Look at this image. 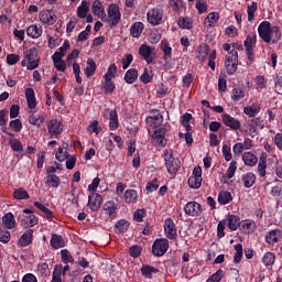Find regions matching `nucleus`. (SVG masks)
Returning a JSON list of instances; mask_svg holds the SVG:
<instances>
[{"label": "nucleus", "mask_w": 282, "mask_h": 282, "mask_svg": "<svg viewBox=\"0 0 282 282\" xmlns=\"http://www.w3.org/2000/svg\"><path fill=\"white\" fill-rule=\"evenodd\" d=\"M22 67H25L29 72H34L41 65V56H39V50L31 47L24 52V57L21 61Z\"/></svg>", "instance_id": "1"}, {"label": "nucleus", "mask_w": 282, "mask_h": 282, "mask_svg": "<svg viewBox=\"0 0 282 282\" xmlns=\"http://www.w3.org/2000/svg\"><path fill=\"white\" fill-rule=\"evenodd\" d=\"M104 23H108L109 28H116L120 21H122V13H120V7L116 3L108 6L107 13H105Z\"/></svg>", "instance_id": "2"}, {"label": "nucleus", "mask_w": 282, "mask_h": 282, "mask_svg": "<svg viewBox=\"0 0 282 282\" xmlns=\"http://www.w3.org/2000/svg\"><path fill=\"white\" fill-rule=\"evenodd\" d=\"M164 160L167 173H170V175H175L181 169L180 159L173 156V151L166 150L164 152Z\"/></svg>", "instance_id": "3"}, {"label": "nucleus", "mask_w": 282, "mask_h": 282, "mask_svg": "<svg viewBox=\"0 0 282 282\" xmlns=\"http://www.w3.org/2000/svg\"><path fill=\"white\" fill-rule=\"evenodd\" d=\"M163 122H164V117L158 109L151 110L150 116L147 117L145 119L148 131H151V129H159V127H162Z\"/></svg>", "instance_id": "4"}, {"label": "nucleus", "mask_w": 282, "mask_h": 282, "mask_svg": "<svg viewBox=\"0 0 282 282\" xmlns=\"http://www.w3.org/2000/svg\"><path fill=\"white\" fill-rule=\"evenodd\" d=\"M239 65V53L236 50L230 51L225 58V67L227 73L232 76L237 72Z\"/></svg>", "instance_id": "5"}, {"label": "nucleus", "mask_w": 282, "mask_h": 282, "mask_svg": "<svg viewBox=\"0 0 282 282\" xmlns=\"http://www.w3.org/2000/svg\"><path fill=\"white\" fill-rule=\"evenodd\" d=\"M147 19L150 25H161V23L164 21V10L158 7L150 9L147 13Z\"/></svg>", "instance_id": "6"}, {"label": "nucleus", "mask_w": 282, "mask_h": 282, "mask_svg": "<svg viewBox=\"0 0 282 282\" xmlns=\"http://www.w3.org/2000/svg\"><path fill=\"white\" fill-rule=\"evenodd\" d=\"M169 251V239L160 238L153 242L152 253L154 257H164Z\"/></svg>", "instance_id": "7"}, {"label": "nucleus", "mask_w": 282, "mask_h": 282, "mask_svg": "<svg viewBox=\"0 0 282 282\" xmlns=\"http://www.w3.org/2000/svg\"><path fill=\"white\" fill-rule=\"evenodd\" d=\"M104 118L109 120V128L111 131H116V129L120 127V122L118 121V112L116 109L106 108L104 110Z\"/></svg>", "instance_id": "8"}, {"label": "nucleus", "mask_w": 282, "mask_h": 282, "mask_svg": "<svg viewBox=\"0 0 282 282\" xmlns=\"http://www.w3.org/2000/svg\"><path fill=\"white\" fill-rule=\"evenodd\" d=\"M271 33H272V26L270 25V22L268 21L261 22L260 25L258 26V34L260 39L264 41V43H270V41H272Z\"/></svg>", "instance_id": "9"}, {"label": "nucleus", "mask_w": 282, "mask_h": 282, "mask_svg": "<svg viewBox=\"0 0 282 282\" xmlns=\"http://www.w3.org/2000/svg\"><path fill=\"white\" fill-rule=\"evenodd\" d=\"M87 206L93 213H98V210H100V207L102 206V195L98 193H90L88 196Z\"/></svg>", "instance_id": "10"}, {"label": "nucleus", "mask_w": 282, "mask_h": 282, "mask_svg": "<svg viewBox=\"0 0 282 282\" xmlns=\"http://www.w3.org/2000/svg\"><path fill=\"white\" fill-rule=\"evenodd\" d=\"M139 54L143 57V61H145L148 65H151V63H153V56H155V47L142 44L139 48Z\"/></svg>", "instance_id": "11"}, {"label": "nucleus", "mask_w": 282, "mask_h": 282, "mask_svg": "<svg viewBox=\"0 0 282 282\" xmlns=\"http://www.w3.org/2000/svg\"><path fill=\"white\" fill-rule=\"evenodd\" d=\"M184 212L189 217H199L202 215V205L197 202H189L185 205Z\"/></svg>", "instance_id": "12"}, {"label": "nucleus", "mask_w": 282, "mask_h": 282, "mask_svg": "<svg viewBox=\"0 0 282 282\" xmlns=\"http://www.w3.org/2000/svg\"><path fill=\"white\" fill-rule=\"evenodd\" d=\"M50 135L58 138L63 133V123L57 119H52L47 126Z\"/></svg>", "instance_id": "13"}, {"label": "nucleus", "mask_w": 282, "mask_h": 282, "mask_svg": "<svg viewBox=\"0 0 282 282\" xmlns=\"http://www.w3.org/2000/svg\"><path fill=\"white\" fill-rule=\"evenodd\" d=\"M164 232L167 239H177V227L173 219L167 218L165 220Z\"/></svg>", "instance_id": "14"}, {"label": "nucleus", "mask_w": 282, "mask_h": 282, "mask_svg": "<svg viewBox=\"0 0 282 282\" xmlns=\"http://www.w3.org/2000/svg\"><path fill=\"white\" fill-rule=\"evenodd\" d=\"M39 19L44 25H54L56 23V14L50 10H43L39 13Z\"/></svg>", "instance_id": "15"}, {"label": "nucleus", "mask_w": 282, "mask_h": 282, "mask_svg": "<svg viewBox=\"0 0 282 282\" xmlns=\"http://www.w3.org/2000/svg\"><path fill=\"white\" fill-rule=\"evenodd\" d=\"M264 127L265 123L263 122L261 117H257L248 121V131L250 135H252V133H257V131H261V129H263Z\"/></svg>", "instance_id": "16"}, {"label": "nucleus", "mask_w": 282, "mask_h": 282, "mask_svg": "<svg viewBox=\"0 0 282 282\" xmlns=\"http://www.w3.org/2000/svg\"><path fill=\"white\" fill-rule=\"evenodd\" d=\"M149 133L153 140H156V144L159 147H164V144H166V139L164 138V135H166V129L159 128V129L154 130L153 132H151V130H149Z\"/></svg>", "instance_id": "17"}, {"label": "nucleus", "mask_w": 282, "mask_h": 282, "mask_svg": "<svg viewBox=\"0 0 282 282\" xmlns=\"http://www.w3.org/2000/svg\"><path fill=\"white\" fill-rule=\"evenodd\" d=\"M26 36L33 40L41 39L43 36V25L31 24L26 28Z\"/></svg>", "instance_id": "18"}, {"label": "nucleus", "mask_w": 282, "mask_h": 282, "mask_svg": "<svg viewBox=\"0 0 282 282\" xmlns=\"http://www.w3.org/2000/svg\"><path fill=\"white\" fill-rule=\"evenodd\" d=\"M210 56V47L208 44H199L196 48V58L204 63Z\"/></svg>", "instance_id": "19"}, {"label": "nucleus", "mask_w": 282, "mask_h": 282, "mask_svg": "<svg viewBox=\"0 0 282 282\" xmlns=\"http://www.w3.org/2000/svg\"><path fill=\"white\" fill-rule=\"evenodd\" d=\"M223 122L226 127H229V129H234V131H239V129H241V122L235 118H232V116L226 113L223 115Z\"/></svg>", "instance_id": "20"}, {"label": "nucleus", "mask_w": 282, "mask_h": 282, "mask_svg": "<svg viewBox=\"0 0 282 282\" xmlns=\"http://www.w3.org/2000/svg\"><path fill=\"white\" fill-rule=\"evenodd\" d=\"M39 224V218L36 217V215L31 214L29 216H22L21 221H20V226H22V228H34V226H36Z\"/></svg>", "instance_id": "21"}, {"label": "nucleus", "mask_w": 282, "mask_h": 282, "mask_svg": "<svg viewBox=\"0 0 282 282\" xmlns=\"http://www.w3.org/2000/svg\"><path fill=\"white\" fill-rule=\"evenodd\" d=\"M34 239V229H26L22 236L19 238V246L21 248H25V246H30L32 243V240Z\"/></svg>", "instance_id": "22"}, {"label": "nucleus", "mask_w": 282, "mask_h": 282, "mask_svg": "<svg viewBox=\"0 0 282 282\" xmlns=\"http://www.w3.org/2000/svg\"><path fill=\"white\" fill-rule=\"evenodd\" d=\"M91 12L95 17H98L101 21L105 20V6L100 0H95L91 4Z\"/></svg>", "instance_id": "23"}, {"label": "nucleus", "mask_w": 282, "mask_h": 282, "mask_svg": "<svg viewBox=\"0 0 282 282\" xmlns=\"http://www.w3.org/2000/svg\"><path fill=\"white\" fill-rule=\"evenodd\" d=\"M282 238V231L281 229H273L271 231H269L265 235V241L271 245L274 246V243H279V240Z\"/></svg>", "instance_id": "24"}, {"label": "nucleus", "mask_w": 282, "mask_h": 282, "mask_svg": "<svg viewBox=\"0 0 282 282\" xmlns=\"http://www.w3.org/2000/svg\"><path fill=\"white\" fill-rule=\"evenodd\" d=\"M116 210H118V205H116V203L111 200L105 203L104 213L109 216V219H116V217H118V213Z\"/></svg>", "instance_id": "25"}, {"label": "nucleus", "mask_w": 282, "mask_h": 282, "mask_svg": "<svg viewBox=\"0 0 282 282\" xmlns=\"http://www.w3.org/2000/svg\"><path fill=\"white\" fill-rule=\"evenodd\" d=\"M261 112V105L259 102H254L251 106H246L243 108V115L248 116L249 118H254L256 116H259Z\"/></svg>", "instance_id": "26"}, {"label": "nucleus", "mask_w": 282, "mask_h": 282, "mask_svg": "<svg viewBox=\"0 0 282 282\" xmlns=\"http://www.w3.org/2000/svg\"><path fill=\"white\" fill-rule=\"evenodd\" d=\"M2 224L7 230H12L17 228V219H14V215L12 213H7L2 217Z\"/></svg>", "instance_id": "27"}, {"label": "nucleus", "mask_w": 282, "mask_h": 282, "mask_svg": "<svg viewBox=\"0 0 282 282\" xmlns=\"http://www.w3.org/2000/svg\"><path fill=\"white\" fill-rule=\"evenodd\" d=\"M161 51L163 52V61H171L173 58V48L171 47V44L169 41L163 40L161 42Z\"/></svg>", "instance_id": "28"}, {"label": "nucleus", "mask_w": 282, "mask_h": 282, "mask_svg": "<svg viewBox=\"0 0 282 282\" xmlns=\"http://www.w3.org/2000/svg\"><path fill=\"white\" fill-rule=\"evenodd\" d=\"M24 94H25L29 109H36V96L34 94V89L26 88Z\"/></svg>", "instance_id": "29"}, {"label": "nucleus", "mask_w": 282, "mask_h": 282, "mask_svg": "<svg viewBox=\"0 0 282 282\" xmlns=\"http://www.w3.org/2000/svg\"><path fill=\"white\" fill-rule=\"evenodd\" d=\"M240 230L243 232V235H252V232L257 230V223L253 220H245L241 224Z\"/></svg>", "instance_id": "30"}, {"label": "nucleus", "mask_w": 282, "mask_h": 282, "mask_svg": "<svg viewBox=\"0 0 282 282\" xmlns=\"http://www.w3.org/2000/svg\"><path fill=\"white\" fill-rule=\"evenodd\" d=\"M142 32H144V23L134 22L130 28V34L133 39H140Z\"/></svg>", "instance_id": "31"}, {"label": "nucleus", "mask_w": 282, "mask_h": 282, "mask_svg": "<svg viewBox=\"0 0 282 282\" xmlns=\"http://www.w3.org/2000/svg\"><path fill=\"white\" fill-rule=\"evenodd\" d=\"M219 21V12H210L204 20V25L206 28H215Z\"/></svg>", "instance_id": "32"}, {"label": "nucleus", "mask_w": 282, "mask_h": 282, "mask_svg": "<svg viewBox=\"0 0 282 282\" xmlns=\"http://www.w3.org/2000/svg\"><path fill=\"white\" fill-rule=\"evenodd\" d=\"M257 46V34L252 33L248 35L245 40L246 52H254Z\"/></svg>", "instance_id": "33"}, {"label": "nucleus", "mask_w": 282, "mask_h": 282, "mask_svg": "<svg viewBox=\"0 0 282 282\" xmlns=\"http://www.w3.org/2000/svg\"><path fill=\"white\" fill-rule=\"evenodd\" d=\"M241 224V219L239 218V216L237 215H229L227 217V225L229 230L235 231L237 230V228H239Z\"/></svg>", "instance_id": "34"}, {"label": "nucleus", "mask_w": 282, "mask_h": 282, "mask_svg": "<svg viewBox=\"0 0 282 282\" xmlns=\"http://www.w3.org/2000/svg\"><path fill=\"white\" fill-rule=\"evenodd\" d=\"M242 161L245 162L246 166H257L259 159L252 152H245L242 155Z\"/></svg>", "instance_id": "35"}, {"label": "nucleus", "mask_w": 282, "mask_h": 282, "mask_svg": "<svg viewBox=\"0 0 282 282\" xmlns=\"http://www.w3.org/2000/svg\"><path fill=\"white\" fill-rule=\"evenodd\" d=\"M254 182H257V175H254L252 172H249L242 176V184L245 188H252V186H254Z\"/></svg>", "instance_id": "36"}, {"label": "nucleus", "mask_w": 282, "mask_h": 282, "mask_svg": "<svg viewBox=\"0 0 282 282\" xmlns=\"http://www.w3.org/2000/svg\"><path fill=\"white\" fill-rule=\"evenodd\" d=\"M89 1H82L80 6L77 8V17L79 19H86L87 14H89Z\"/></svg>", "instance_id": "37"}, {"label": "nucleus", "mask_w": 282, "mask_h": 282, "mask_svg": "<svg viewBox=\"0 0 282 282\" xmlns=\"http://www.w3.org/2000/svg\"><path fill=\"white\" fill-rule=\"evenodd\" d=\"M123 199L126 204H135L138 202V192L135 189H127Z\"/></svg>", "instance_id": "38"}, {"label": "nucleus", "mask_w": 282, "mask_h": 282, "mask_svg": "<svg viewBox=\"0 0 282 282\" xmlns=\"http://www.w3.org/2000/svg\"><path fill=\"white\" fill-rule=\"evenodd\" d=\"M246 98V89L243 87H236L231 90V100L239 102Z\"/></svg>", "instance_id": "39"}, {"label": "nucleus", "mask_w": 282, "mask_h": 282, "mask_svg": "<svg viewBox=\"0 0 282 282\" xmlns=\"http://www.w3.org/2000/svg\"><path fill=\"white\" fill-rule=\"evenodd\" d=\"M46 185L51 186V188H58L61 186V177L56 176V174L46 175Z\"/></svg>", "instance_id": "40"}, {"label": "nucleus", "mask_w": 282, "mask_h": 282, "mask_svg": "<svg viewBox=\"0 0 282 282\" xmlns=\"http://www.w3.org/2000/svg\"><path fill=\"white\" fill-rule=\"evenodd\" d=\"M51 246L55 250H58V248H65V239H63V236L53 235L51 239Z\"/></svg>", "instance_id": "41"}, {"label": "nucleus", "mask_w": 282, "mask_h": 282, "mask_svg": "<svg viewBox=\"0 0 282 282\" xmlns=\"http://www.w3.org/2000/svg\"><path fill=\"white\" fill-rule=\"evenodd\" d=\"M29 122L34 127H41L45 123V115H31L29 117Z\"/></svg>", "instance_id": "42"}, {"label": "nucleus", "mask_w": 282, "mask_h": 282, "mask_svg": "<svg viewBox=\"0 0 282 282\" xmlns=\"http://www.w3.org/2000/svg\"><path fill=\"white\" fill-rule=\"evenodd\" d=\"M56 160L58 162H65L67 158H69V153H67V144L64 143L61 148L57 149V152L55 154Z\"/></svg>", "instance_id": "43"}, {"label": "nucleus", "mask_w": 282, "mask_h": 282, "mask_svg": "<svg viewBox=\"0 0 282 282\" xmlns=\"http://www.w3.org/2000/svg\"><path fill=\"white\" fill-rule=\"evenodd\" d=\"M230 202H232V194L230 192L223 191L218 194V204H221V206H226Z\"/></svg>", "instance_id": "44"}, {"label": "nucleus", "mask_w": 282, "mask_h": 282, "mask_svg": "<svg viewBox=\"0 0 282 282\" xmlns=\"http://www.w3.org/2000/svg\"><path fill=\"white\" fill-rule=\"evenodd\" d=\"M124 80L126 83H128V85H133V83L138 80V69L130 68L129 70H127L124 75Z\"/></svg>", "instance_id": "45"}, {"label": "nucleus", "mask_w": 282, "mask_h": 282, "mask_svg": "<svg viewBox=\"0 0 282 282\" xmlns=\"http://www.w3.org/2000/svg\"><path fill=\"white\" fill-rule=\"evenodd\" d=\"M265 169H268V163L265 161V156H260V162L258 163L257 173L260 177H265L267 172Z\"/></svg>", "instance_id": "46"}, {"label": "nucleus", "mask_w": 282, "mask_h": 282, "mask_svg": "<svg viewBox=\"0 0 282 282\" xmlns=\"http://www.w3.org/2000/svg\"><path fill=\"white\" fill-rule=\"evenodd\" d=\"M141 272L145 279H153V274H158L159 270L151 265L144 264L141 268Z\"/></svg>", "instance_id": "47"}, {"label": "nucleus", "mask_w": 282, "mask_h": 282, "mask_svg": "<svg viewBox=\"0 0 282 282\" xmlns=\"http://www.w3.org/2000/svg\"><path fill=\"white\" fill-rule=\"evenodd\" d=\"M177 25L182 30H193V20L191 18H180Z\"/></svg>", "instance_id": "48"}, {"label": "nucleus", "mask_w": 282, "mask_h": 282, "mask_svg": "<svg viewBox=\"0 0 282 282\" xmlns=\"http://www.w3.org/2000/svg\"><path fill=\"white\" fill-rule=\"evenodd\" d=\"M87 67L85 68V74L87 76V78H91V76H94V74H96V62H94V59L88 58L87 59Z\"/></svg>", "instance_id": "49"}, {"label": "nucleus", "mask_w": 282, "mask_h": 282, "mask_svg": "<svg viewBox=\"0 0 282 282\" xmlns=\"http://www.w3.org/2000/svg\"><path fill=\"white\" fill-rule=\"evenodd\" d=\"M13 197L14 199H30V194H28V191H25V188L20 187L18 189H14Z\"/></svg>", "instance_id": "50"}, {"label": "nucleus", "mask_w": 282, "mask_h": 282, "mask_svg": "<svg viewBox=\"0 0 282 282\" xmlns=\"http://www.w3.org/2000/svg\"><path fill=\"white\" fill-rule=\"evenodd\" d=\"M61 274H63V264H56L53 271V278L51 282H63L61 279Z\"/></svg>", "instance_id": "51"}, {"label": "nucleus", "mask_w": 282, "mask_h": 282, "mask_svg": "<svg viewBox=\"0 0 282 282\" xmlns=\"http://www.w3.org/2000/svg\"><path fill=\"white\" fill-rule=\"evenodd\" d=\"M235 256H234V262L235 263H240L241 258L243 257V246L241 243H238L235 246Z\"/></svg>", "instance_id": "52"}, {"label": "nucleus", "mask_w": 282, "mask_h": 282, "mask_svg": "<svg viewBox=\"0 0 282 282\" xmlns=\"http://www.w3.org/2000/svg\"><path fill=\"white\" fill-rule=\"evenodd\" d=\"M187 184L191 188L197 189L202 186V177L189 176Z\"/></svg>", "instance_id": "53"}, {"label": "nucleus", "mask_w": 282, "mask_h": 282, "mask_svg": "<svg viewBox=\"0 0 282 282\" xmlns=\"http://www.w3.org/2000/svg\"><path fill=\"white\" fill-rule=\"evenodd\" d=\"M274 261H276V256H274V253L272 252H267L264 253L263 258H262V262L264 265H274Z\"/></svg>", "instance_id": "54"}, {"label": "nucleus", "mask_w": 282, "mask_h": 282, "mask_svg": "<svg viewBox=\"0 0 282 282\" xmlns=\"http://www.w3.org/2000/svg\"><path fill=\"white\" fill-rule=\"evenodd\" d=\"M271 41L272 43H279L281 41V29L279 26L271 28Z\"/></svg>", "instance_id": "55"}, {"label": "nucleus", "mask_w": 282, "mask_h": 282, "mask_svg": "<svg viewBox=\"0 0 282 282\" xmlns=\"http://www.w3.org/2000/svg\"><path fill=\"white\" fill-rule=\"evenodd\" d=\"M224 270L219 269L217 270V272L212 274L206 282H221V280L224 279Z\"/></svg>", "instance_id": "56"}, {"label": "nucleus", "mask_w": 282, "mask_h": 282, "mask_svg": "<svg viewBox=\"0 0 282 282\" xmlns=\"http://www.w3.org/2000/svg\"><path fill=\"white\" fill-rule=\"evenodd\" d=\"M258 10L257 2H252L251 4H248L247 12H248V21H254V12Z\"/></svg>", "instance_id": "57"}, {"label": "nucleus", "mask_w": 282, "mask_h": 282, "mask_svg": "<svg viewBox=\"0 0 282 282\" xmlns=\"http://www.w3.org/2000/svg\"><path fill=\"white\" fill-rule=\"evenodd\" d=\"M116 229L118 232H127V230H129V221L126 219L118 220L116 224Z\"/></svg>", "instance_id": "58"}, {"label": "nucleus", "mask_w": 282, "mask_h": 282, "mask_svg": "<svg viewBox=\"0 0 282 282\" xmlns=\"http://www.w3.org/2000/svg\"><path fill=\"white\" fill-rule=\"evenodd\" d=\"M34 207L39 208V210H41L42 213H44V215H46L47 219H52L53 215H52V210H50V208L45 207V205L35 202L34 203Z\"/></svg>", "instance_id": "59"}, {"label": "nucleus", "mask_w": 282, "mask_h": 282, "mask_svg": "<svg viewBox=\"0 0 282 282\" xmlns=\"http://www.w3.org/2000/svg\"><path fill=\"white\" fill-rule=\"evenodd\" d=\"M116 74H118V67L116 66V64H111L108 67L107 73L105 74V79H110L116 77Z\"/></svg>", "instance_id": "60"}, {"label": "nucleus", "mask_w": 282, "mask_h": 282, "mask_svg": "<svg viewBox=\"0 0 282 282\" xmlns=\"http://www.w3.org/2000/svg\"><path fill=\"white\" fill-rule=\"evenodd\" d=\"M104 90L105 94H113V91L116 90V85L113 84V82H111V79H105Z\"/></svg>", "instance_id": "61"}, {"label": "nucleus", "mask_w": 282, "mask_h": 282, "mask_svg": "<svg viewBox=\"0 0 282 282\" xmlns=\"http://www.w3.org/2000/svg\"><path fill=\"white\" fill-rule=\"evenodd\" d=\"M196 10H198L199 14H204V12L208 11V3L206 0H197L196 1Z\"/></svg>", "instance_id": "62"}, {"label": "nucleus", "mask_w": 282, "mask_h": 282, "mask_svg": "<svg viewBox=\"0 0 282 282\" xmlns=\"http://www.w3.org/2000/svg\"><path fill=\"white\" fill-rule=\"evenodd\" d=\"M9 127L15 133H19V131H21V129H23V123L21 122L20 119H15V120L10 121Z\"/></svg>", "instance_id": "63"}, {"label": "nucleus", "mask_w": 282, "mask_h": 282, "mask_svg": "<svg viewBox=\"0 0 282 282\" xmlns=\"http://www.w3.org/2000/svg\"><path fill=\"white\" fill-rule=\"evenodd\" d=\"M61 254L63 263H74V256H72L67 249L62 250Z\"/></svg>", "instance_id": "64"}]
</instances>
